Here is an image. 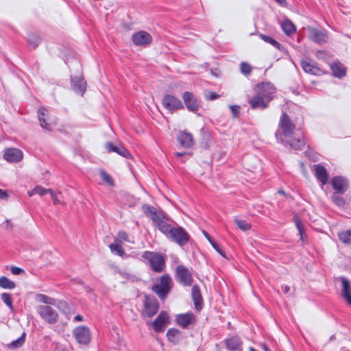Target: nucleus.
I'll use <instances>...</instances> for the list:
<instances>
[{
	"label": "nucleus",
	"mask_w": 351,
	"mask_h": 351,
	"mask_svg": "<svg viewBox=\"0 0 351 351\" xmlns=\"http://www.w3.org/2000/svg\"><path fill=\"white\" fill-rule=\"evenodd\" d=\"M161 232L167 238L173 242L176 243L180 246H184L188 243L190 240V235L186 230L181 226H173L169 223L162 226Z\"/></svg>",
	"instance_id": "1"
},
{
	"label": "nucleus",
	"mask_w": 351,
	"mask_h": 351,
	"mask_svg": "<svg viewBox=\"0 0 351 351\" xmlns=\"http://www.w3.org/2000/svg\"><path fill=\"white\" fill-rule=\"evenodd\" d=\"M296 125L290 117L283 112L280 117L278 129L275 133L276 138L279 142L286 141L295 134Z\"/></svg>",
	"instance_id": "2"
},
{
	"label": "nucleus",
	"mask_w": 351,
	"mask_h": 351,
	"mask_svg": "<svg viewBox=\"0 0 351 351\" xmlns=\"http://www.w3.org/2000/svg\"><path fill=\"white\" fill-rule=\"evenodd\" d=\"M142 210L147 217H149L155 226L161 232L162 226L167 225L169 218L162 211H158L156 208L148 204H144Z\"/></svg>",
	"instance_id": "3"
},
{
	"label": "nucleus",
	"mask_w": 351,
	"mask_h": 351,
	"mask_svg": "<svg viewBox=\"0 0 351 351\" xmlns=\"http://www.w3.org/2000/svg\"><path fill=\"white\" fill-rule=\"evenodd\" d=\"M171 285L172 280L169 275L166 274L160 277V282L154 285L152 290L161 300H164L169 293L172 287Z\"/></svg>",
	"instance_id": "4"
},
{
	"label": "nucleus",
	"mask_w": 351,
	"mask_h": 351,
	"mask_svg": "<svg viewBox=\"0 0 351 351\" xmlns=\"http://www.w3.org/2000/svg\"><path fill=\"white\" fill-rule=\"evenodd\" d=\"M142 257L149 261L152 269L156 272H162L165 268L164 258L155 252H145Z\"/></svg>",
	"instance_id": "5"
},
{
	"label": "nucleus",
	"mask_w": 351,
	"mask_h": 351,
	"mask_svg": "<svg viewBox=\"0 0 351 351\" xmlns=\"http://www.w3.org/2000/svg\"><path fill=\"white\" fill-rule=\"evenodd\" d=\"M38 313L48 324H54L58 320V314L53 308L48 305H42L38 308Z\"/></svg>",
	"instance_id": "6"
},
{
	"label": "nucleus",
	"mask_w": 351,
	"mask_h": 351,
	"mask_svg": "<svg viewBox=\"0 0 351 351\" xmlns=\"http://www.w3.org/2000/svg\"><path fill=\"white\" fill-rule=\"evenodd\" d=\"M159 308L158 302L154 296L145 295L143 302V314L152 317L156 314Z\"/></svg>",
	"instance_id": "7"
},
{
	"label": "nucleus",
	"mask_w": 351,
	"mask_h": 351,
	"mask_svg": "<svg viewBox=\"0 0 351 351\" xmlns=\"http://www.w3.org/2000/svg\"><path fill=\"white\" fill-rule=\"evenodd\" d=\"M276 90V88L270 82H263L257 84L255 88L256 93L261 95V97L269 102L273 99Z\"/></svg>",
	"instance_id": "8"
},
{
	"label": "nucleus",
	"mask_w": 351,
	"mask_h": 351,
	"mask_svg": "<svg viewBox=\"0 0 351 351\" xmlns=\"http://www.w3.org/2000/svg\"><path fill=\"white\" fill-rule=\"evenodd\" d=\"M176 278L180 284L186 287L192 285L193 282L192 274L187 267L183 265H178L176 267Z\"/></svg>",
	"instance_id": "9"
},
{
	"label": "nucleus",
	"mask_w": 351,
	"mask_h": 351,
	"mask_svg": "<svg viewBox=\"0 0 351 351\" xmlns=\"http://www.w3.org/2000/svg\"><path fill=\"white\" fill-rule=\"evenodd\" d=\"M162 103L165 108L171 112L184 108L182 102L172 95L167 94L164 95Z\"/></svg>",
	"instance_id": "10"
},
{
	"label": "nucleus",
	"mask_w": 351,
	"mask_h": 351,
	"mask_svg": "<svg viewBox=\"0 0 351 351\" xmlns=\"http://www.w3.org/2000/svg\"><path fill=\"white\" fill-rule=\"evenodd\" d=\"M73 335L77 343L87 345L90 341V330L84 326H80L73 330Z\"/></svg>",
	"instance_id": "11"
},
{
	"label": "nucleus",
	"mask_w": 351,
	"mask_h": 351,
	"mask_svg": "<svg viewBox=\"0 0 351 351\" xmlns=\"http://www.w3.org/2000/svg\"><path fill=\"white\" fill-rule=\"evenodd\" d=\"M132 40L136 46H147L152 42L151 35L145 31H139L133 34Z\"/></svg>",
	"instance_id": "12"
},
{
	"label": "nucleus",
	"mask_w": 351,
	"mask_h": 351,
	"mask_svg": "<svg viewBox=\"0 0 351 351\" xmlns=\"http://www.w3.org/2000/svg\"><path fill=\"white\" fill-rule=\"evenodd\" d=\"M182 99L186 108L191 112H196L199 108V102L193 93L186 91Z\"/></svg>",
	"instance_id": "13"
},
{
	"label": "nucleus",
	"mask_w": 351,
	"mask_h": 351,
	"mask_svg": "<svg viewBox=\"0 0 351 351\" xmlns=\"http://www.w3.org/2000/svg\"><path fill=\"white\" fill-rule=\"evenodd\" d=\"M169 323V317L165 311H162L152 323V327L156 332H162Z\"/></svg>",
	"instance_id": "14"
},
{
	"label": "nucleus",
	"mask_w": 351,
	"mask_h": 351,
	"mask_svg": "<svg viewBox=\"0 0 351 351\" xmlns=\"http://www.w3.org/2000/svg\"><path fill=\"white\" fill-rule=\"evenodd\" d=\"M23 154L21 150L17 148L5 149L3 158L9 162H18L23 159Z\"/></svg>",
	"instance_id": "15"
},
{
	"label": "nucleus",
	"mask_w": 351,
	"mask_h": 351,
	"mask_svg": "<svg viewBox=\"0 0 351 351\" xmlns=\"http://www.w3.org/2000/svg\"><path fill=\"white\" fill-rule=\"evenodd\" d=\"M308 37L319 44L326 43L328 39L326 32L322 29L317 28H308Z\"/></svg>",
	"instance_id": "16"
},
{
	"label": "nucleus",
	"mask_w": 351,
	"mask_h": 351,
	"mask_svg": "<svg viewBox=\"0 0 351 351\" xmlns=\"http://www.w3.org/2000/svg\"><path fill=\"white\" fill-rule=\"evenodd\" d=\"M331 182L333 189L339 194L344 193L348 189V182L342 176L334 177Z\"/></svg>",
	"instance_id": "17"
},
{
	"label": "nucleus",
	"mask_w": 351,
	"mask_h": 351,
	"mask_svg": "<svg viewBox=\"0 0 351 351\" xmlns=\"http://www.w3.org/2000/svg\"><path fill=\"white\" fill-rule=\"evenodd\" d=\"M177 324L183 328H187L191 324H194L195 318L193 313L180 314L176 316Z\"/></svg>",
	"instance_id": "18"
},
{
	"label": "nucleus",
	"mask_w": 351,
	"mask_h": 351,
	"mask_svg": "<svg viewBox=\"0 0 351 351\" xmlns=\"http://www.w3.org/2000/svg\"><path fill=\"white\" fill-rule=\"evenodd\" d=\"M341 295L346 303L351 306V284L346 278L341 277Z\"/></svg>",
	"instance_id": "19"
},
{
	"label": "nucleus",
	"mask_w": 351,
	"mask_h": 351,
	"mask_svg": "<svg viewBox=\"0 0 351 351\" xmlns=\"http://www.w3.org/2000/svg\"><path fill=\"white\" fill-rule=\"evenodd\" d=\"M106 148L109 152H115L126 158L130 157L129 152L121 144H114L112 143H107Z\"/></svg>",
	"instance_id": "20"
},
{
	"label": "nucleus",
	"mask_w": 351,
	"mask_h": 351,
	"mask_svg": "<svg viewBox=\"0 0 351 351\" xmlns=\"http://www.w3.org/2000/svg\"><path fill=\"white\" fill-rule=\"evenodd\" d=\"M269 101H267L265 99L256 93L255 95L253 96L249 101V104L251 106V108L253 109H265L269 106Z\"/></svg>",
	"instance_id": "21"
},
{
	"label": "nucleus",
	"mask_w": 351,
	"mask_h": 351,
	"mask_svg": "<svg viewBox=\"0 0 351 351\" xmlns=\"http://www.w3.org/2000/svg\"><path fill=\"white\" fill-rule=\"evenodd\" d=\"M178 141L180 145L185 148H190L194 144L193 135L186 132H180L178 135Z\"/></svg>",
	"instance_id": "22"
},
{
	"label": "nucleus",
	"mask_w": 351,
	"mask_h": 351,
	"mask_svg": "<svg viewBox=\"0 0 351 351\" xmlns=\"http://www.w3.org/2000/svg\"><path fill=\"white\" fill-rule=\"evenodd\" d=\"M71 87L77 93L83 95L86 90V82L82 77H71Z\"/></svg>",
	"instance_id": "23"
},
{
	"label": "nucleus",
	"mask_w": 351,
	"mask_h": 351,
	"mask_svg": "<svg viewBox=\"0 0 351 351\" xmlns=\"http://www.w3.org/2000/svg\"><path fill=\"white\" fill-rule=\"evenodd\" d=\"M191 295L194 302L195 307L197 310H200L202 308L203 299L197 285H193L191 289Z\"/></svg>",
	"instance_id": "24"
},
{
	"label": "nucleus",
	"mask_w": 351,
	"mask_h": 351,
	"mask_svg": "<svg viewBox=\"0 0 351 351\" xmlns=\"http://www.w3.org/2000/svg\"><path fill=\"white\" fill-rule=\"evenodd\" d=\"M48 110L43 107H41L38 110V118L40 122V125L46 130H51L50 124L47 121Z\"/></svg>",
	"instance_id": "25"
},
{
	"label": "nucleus",
	"mask_w": 351,
	"mask_h": 351,
	"mask_svg": "<svg viewBox=\"0 0 351 351\" xmlns=\"http://www.w3.org/2000/svg\"><path fill=\"white\" fill-rule=\"evenodd\" d=\"M55 306L66 317L71 315L75 312L74 307L67 303L66 301L57 300L56 304H55Z\"/></svg>",
	"instance_id": "26"
},
{
	"label": "nucleus",
	"mask_w": 351,
	"mask_h": 351,
	"mask_svg": "<svg viewBox=\"0 0 351 351\" xmlns=\"http://www.w3.org/2000/svg\"><path fill=\"white\" fill-rule=\"evenodd\" d=\"M226 344L228 350L232 351H241L242 350V341L237 336H233L226 340Z\"/></svg>",
	"instance_id": "27"
},
{
	"label": "nucleus",
	"mask_w": 351,
	"mask_h": 351,
	"mask_svg": "<svg viewBox=\"0 0 351 351\" xmlns=\"http://www.w3.org/2000/svg\"><path fill=\"white\" fill-rule=\"evenodd\" d=\"M330 69L335 77L341 78L346 75V69L339 62H335L330 65Z\"/></svg>",
	"instance_id": "28"
},
{
	"label": "nucleus",
	"mask_w": 351,
	"mask_h": 351,
	"mask_svg": "<svg viewBox=\"0 0 351 351\" xmlns=\"http://www.w3.org/2000/svg\"><path fill=\"white\" fill-rule=\"evenodd\" d=\"M315 172L317 178L324 184L328 181V175L326 169L321 166L317 165L315 167Z\"/></svg>",
	"instance_id": "29"
},
{
	"label": "nucleus",
	"mask_w": 351,
	"mask_h": 351,
	"mask_svg": "<svg viewBox=\"0 0 351 351\" xmlns=\"http://www.w3.org/2000/svg\"><path fill=\"white\" fill-rule=\"evenodd\" d=\"M281 143L288 144L295 149H301L304 146V139L294 138L293 136L291 138H287L286 141Z\"/></svg>",
	"instance_id": "30"
},
{
	"label": "nucleus",
	"mask_w": 351,
	"mask_h": 351,
	"mask_svg": "<svg viewBox=\"0 0 351 351\" xmlns=\"http://www.w3.org/2000/svg\"><path fill=\"white\" fill-rule=\"evenodd\" d=\"M281 27L284 32L288 36L291 35L295 32L294 25L289 19H285L282 22Z\"/></svg>",
	"instance_id": "31"
},
{
	"label": "nucleus",
	"mask_w": 351,
	"mask_h": 351,
	"mask_svg": "<svg viewBox=\"0 0 351 351\" xmlns=\"http://www.w3.org/2000/svg\"><path fill=\"white\" fill-rule=\"evenodd\" d=\"M0 287L5 289H13L16 287L15 283L6 276L0 277Z\"/></svg>",
	"instance_id": "32"
},
{
	"label": "nucleus",
	"mask_w": 351,
	"mask_h": 351,
	"mask_svg": "<svg viewBox=\"0 0 351 351\" xmlns=\"http://www.w3.org/2000/svg\"><path fill=\"white\" fill-rule=\"evenodd\" d=\"M339 240L346 244H351V229L341 231L338 234Z\"/></svg>",
	"instance_id": "33"
},
{
	"label": "nucleus",
	"mask_w": 351,
	"mask_h": 351,
	"mask_svg": "<svg viewBox=\"0 0 351 351\" xmlns=\"http://www.w3.org/2000/svg\"><path fill=\"white\" fill-rule=\"evenodd\" d=\"M109 247L113 254H115L120 256H122L123 255L125 254V251H124L123 248L122 247L121 244L119 243V242H116L114 241V243H111L109 245Z\"/></svg>",
	"instance_id": "34"
},
{
	"label": "nucleus",
	"mask_w": 351,
	"mask_h": 351,
	"mask_svg": "<svg viewBox=\"0 0 351 351\" xmlns=\"http://www.w3.org/2000/svg\"><path fill=\"white\" fill-rule=\"evenodd\" d=\"M204 235L206 237V238L208 239V241L210 242V243L212 245L213 248L222 256L225 257L224 251L223 249L216 243L214 241V240L212 239V237L209 235V234L206 232L203 231Z\"/></svg>",
	"instance_id": "35"
},
{
	"label": "nucleus",
	"mask_w": 351,
	"mask_h": 351,
	"mask_svg": "<svg viewBox=\"0 0 351 351\" xmlns=\"http://www.w3.org/2000/svg\"><path fill=\"white\" fill-rule=\"evenodd\" d=\"M167 337L169 341L177 343L180 338V331L176 328H170L167 332Z\"/></svg>",
	"instance_id": "36"
},
{
	"label": "nucleus",
	"mask_w": 351,
	"mask_h": 351,
	"mask_svg": "<svg viewBox=\"0 0 351 351\" xmlns=\"http://www.w3.org/2000/svg\"><path fill=\"white\" fill-rule=\"evenodd\" d=\"M38 300L40 302H43L46 304L53 305L56 304V300L52 298H50L44 294H39L37 296Z\"/></svg>",
	"instance_id": "37"
},
{
	"label": "nucleus",
	"mask_w": 351,
	"mask_h": 351,
	"mask_svg": "<svg viewBox=\"0 0 351 351\" xmlns=\"http://www.w3.org/2000/svg\"><path fill=\"white\" fill-rule=\"evenodd\" d=\"M2 301L9 307L11 311H14L12 296L8 293H3L1 295Z\"/></svg>",
	"instance_id": "38"
},
{
	"label": "nucleus",
	"mask_w": 351,
	"mask_h": 351,
	"mask_svg": "<svg viewBox=\"0 0 351 351\" xmlns=\"http://www.w3.org/2000/svg\"><path fill=\"white\" fill-rule=\"evenodd\" d=\"M234 223L237 224L238 228L243 231H247L251 228L250 223H247L245 220L235 219Z\"/></svg>",
	"instance_id": "39"
},
{
	"label": "nucleus",
	"mask_w": 351,
	"mask_h": 351,
	"mask_svg": "<svg viewBox=\"0 0 351 351\" xmlns=\"http://www.w3.org/2000/svg\"><path fill=\"white\" fill-rule=\"evenodd\" d=\"M260 38L263 40L265 42L271 44L274 47H275L277 49H280V44L277 42L276 40H274L273 38L264 35L263 34H259Z\"/></svg>",
	"instance_id": "40"
},
{
	"label": "nucleus",
	"mask_w": 351,
	"mask_h": 351,
	"mask_svg": "<svg viewBox=\"0 0 351 351\" xmlns=\"http://www.w3.org/2000/svg\"><path fill=\"white\" fill-rule=\"evenodd\" d=\"M25 332H23V335L19 339H17L15 341H12L9 344V347L10 348H17L21 347L25 342Z\"/></svg>",
	"instance_id": "41"
},
{
	"label": "nucleus",
	"mask_w": 351,
	"mask_h": 351,
	"mask_svg": "<svg viewBox=\"0 0 351 351\" xmlns=\"http://www.w3.org/2000/svg\"><path fill=\"white\" fill-rule=\"evenodd\" d=\"M293 218H294V221L295 223L296 227H297L299 234L300 235V239L302 240H304V236H303L304 230H303V226H302V221L296 215H294Z\"/></svg>",
	"instance_id": "42"
},
{
	"label": "nucleus",
	"mask_w": 351,
	"mask_h": 351,
	"mask_svg": "<svg viewBox=\"0 0 351 351\" xmlns=\"http://www.w3.org/2000/svg\"><path fill=\"white\" fill-rule=\"evenodd\" d=\"M252 68L250 64L247 62H241L240 64V71L245 75H247L252 72Z\"/></svg>",
	"instance_id": "43"
},
{
	"label": "nucleus",
	"mask_w": 351,
	"mask_h": 351,
	"mask_svg": "<svg viewBox=\"0 0 351 351\" xmlns=\"http://www.w3.org/2000/svg\"><path fill=\"white\" fill-rule=\"evenodd\" d=\"M100 176L104 182L108 183L110 186H113V180L112 179L111 176L108 175L106 171L101 170Z\"/></svg>",
	"instance_id": "44"
},
{
	"label": "nucleus",
	"mask_w": 351,
	"mask_h": 351,
	"mask_svg": "<svg viewBox=\"0 0 351 351\" xmlns=\"http://www.w3.org/2000/svg\"><path fill=\"white\" fill-rule=\"evenodd\" d=\"M308 73H311L313 75H320L322 73V71L316 66L315 65L313 64L311 62L308 61Z\"/></svg>",
	"instance_id": "45"
},
{
	"label": "nucleus",
	"mask_w": 351,
	"mask_h": 351,
	"mask_svg": "<svg viewBox=\"0 0 351 351\" xmlns=\"http://www.w3.org/2000/svg\"><path fill=\"white\" fill-rule=\"evenodd\" d=\"M40 43L39 37L36 36H29L28 38V43L33 49H35Z\"/></svg>",
	"instance_id": "46"
},
{
	"label": "nucleus",
	"mask_w": 351,
	"mask_h": 351,
	"mask_svg": "<svg viewBox=\"0 0 351 351\" xmlns=\"http://www.w3.org/2000/svg\"><path fill=\"white\" fill-rule=\"evenodd\" d=\"M116 242H119V243H121V241H128V235L127 232L125 231H120L118 233V237L114 239Z\"/></svg>",
	"instance_id": "47"
},
{
	"label": "nucleus",
	"mask_w": 351,
	"mask_h": 351,
	"mask_svg": "<svg viewBox=\"0 0 351 351\" xmlns=\"http://www.w3.org/2000/svg\"><path fill=\"white\" fill-rule=\"evenodd\" d=\"M50 191V189H44L40 186H36L34 187V192H36V194H38L40 196H43L48 193H49Z\"/></svg>",
	"instance_id": "48"
},
{
	"label": "nucleus",
	"mask_w": 351,
	"mask_h": 351,
	"mask_svg": "<svg viewBox=\"0 0 351 351\" xmlns=\"http://www.w3.org/2000/svg\"><path fill=\"white\" fill-rule=\"evenodd\" d=\"M205 97L208 100H215L219 97V95L212 91H207L205 93Z\"/></svg>",
	"instance_id": "49"
},
{
	"label": "nucleus",
	"mask_w": 351,
	"mask_h": 351,
	"mask_svg": "<svg viewBox=\"0 0 351 351\" xmlns=\"http://www.w3.org/2000/svg\"><path fill=\"white\" fill-rule=\"evenodd\" d=\"M333 202L338 206H342L344 204V199L338 195H334Z\"/></svg>",
	"instance_id": "50"
},
{
	"label": "nucleus",
	"mask_w": 351,
	"mask_h": 351,
	"mask_svg": "<svg viewBox=\"0 0 351 351\" xmlns=\"http://www.w3.org/2000/svg\"><path fill=\"white\" fill-rule=\"evenodd\" d=\"M230 109L232 113L233 117H238L239 114L240 107L238 106H230Z\"/></svg>",
	"instance_id": "51"
},
{
	"label": "nucleus",
	"mask_w": 351,
	"mask_h": 351,
	"mask_svg": "<svg viewBox=\"0 0 351 351\" xmlns=\"http://www.w3.org/2000/svg\"><path fill=\"white\" fill-rule=\"evenodd\" d=\"M10 270L12 274L14 275H19L21 273L24 272V270L23 269L14 266L12 267Z\"/></svg>",
	"instance_id": "52"
},
{
	"label": "nucleus",
	"mask_w": 351,
	"mask_h": 351,
	"mask_svg": "<svg viewBox=\"0 0 351 351\" xmlns=\"http://www.w3.org/2000/svg\"><path fill=\"white\" fill-rule=\"evenodd\" d=\"M49 193L51 194V197L54 204L57 205L61 203V202L57 197L56 194L51 189Z\"/></svg>",
	"instance_id": "53"
},
{
	"label": "nucleus",
	"mask_w": 351,
	"mask_h": 351,
	"mask_svg": "<svg viewBox=\"0 0 351 351\" xmlns=\"http://www.w3.org/2000/svg\"><path fill=\"white\" fill-rule=\"evenodd\" d=\"M317 56L318 58H322L324 60H326L328 57V54L324 51H318Z\"/></svg>",
	"instance_id": "54"
},
{
	"label": "nucleus",
	"mask_w": 351,
	"mask_h": 351,
	"mask_svg": "<svg viewBox=\"0 0 351 351\" xmlns=\"http://www.w3.org/2000/svg\"><path fill=\"white\" fill-rule=\"evenodd\" d=\"M8 197L6 191L0 189V198L1 199H7Z\"/></svg>",
	"instance_id": "55"
},
{
	"label": "nucleus",
	"mask_w": 351,
	"mask_h": 351,
	"mask_svg": "<svg viewBox=\"0 0 351 351\" xmlns=\"http://www.w3.org/2000/svg\"><path fill=\"white\" fill-rule=\"evenodd\" d=\"M5 223L6 229H11L12 228V223H11L10 220H5Z\"/></svg>",
	"instance_id": "56"
},
{
	"label": "nucleus",
	"mask_w": 351,
	"mask_h": 351,
	"mask_svg": "<svg viewBox=\"0 0 351 351\" xmlns=\"http://www.w3.org/2000/svg\"><path fill=\"white\" fill-rule=\"evenodd\" d=\"M301 65H302V67L303 69V70L307 73V62L304 61V60H302L301 62Z\"/></svg>",
	"instance_id": "57"
},
{
	"label": "nucleus",
	"mask_w": 351,
	"mask_h": 351,
	"mask_svg": "<svg viewBox=\"0 0 351 351\" xmlns=\"http://www.w3.org/2000/svg\"><path fill=\"white\" fill-rule=\"evenodd\" d=\"M260 346L264 351H271L269 347L266 345V343H261Z\"/></svg>",
	"instance_id": "58"
},
{
	"label": "nucleus",
	"mask_w": 351,
	"mask_h": 351,
	"mask_svg": "<svg viewBox=\"0 0 351 351\" xmlns=\"http://www.w3.org/2000/svg\"><path fill=\"white\" fill-rule=\"evenodd\" d=\"M284 293L287 294L290 291V287L288 285H285L282 287Z\"/></svg>",
	"instance_id": "59"
},
{
	"label": "nucleus",
	"mask_w": 351,
	"mask_h": 351,
	"mask_svg": "<svg viewBox=\"0 0 351 351\" xmlns=\"http://www.w3.org/2000/svg\"><path fill=\"white\" fill-rule=\"evenodd\" d=\"M83 320V317L82 315H76L75 317H74V321H76V322H81Z\"/></svg>",
	"instance_id": "60"
},
{
	"label": "nucleus",
	"mask_w": 351,
	"mask_h": 351,
	"mask_svg": "<svg viewBox=\"0 0 351 351\" xmlns=\"http://www.w3.org/2000/svg\"><path fill=\"white\" fill-rule=\"evenodd\" d=\"M185 155H186V152H176V153H175V156L177 158L182 157V156H184Z\"/></svg>",
	"instance_id": "61"
},
{
	"label": "nucleus",
	"mask_w": 351,
	"mask_h": 351,
	"mask_svg": "<svg viewBox=\"0 0 351 351\" xmlns=\"http://www.w3.org/2000/svg\"><path fill=\"white\" fill-rule=\"evenodd\" d=\"M27 194H28V195H29V197H31V196H32V195H36V192H34V188L32 190L29 191L27 192Z\"/></svg>",
	"instance_id": "62"
},
{
	"label": "nucleus",
	"mask_w": 351,
	"mask_h": 351,
	"mask_svg": "<svg viewBox=\"0 0 351 351\" xmlns=\"http://www.w3.org/2000/svg\"><path fill=\"white\" fill-rule=\"evenodd\" d=\"M279 4L281 5H285L286 4L285 0H276Z\"/></svg>",
	"instance_id": "63"
},
{
	"label": "nucleus",
	"mask_w": 351,
	"mask_h": 351,
	"mask_svg": "<svg viewBox=\"0 0 351 351\" xmlns=\"http://www.w3.org/2000/svg\"><path fill=\"white\" fill-rule=\"evenodd\" d=\"M300 166H301L302 169L304 172V166H305L304 163V162H300Z\"/></svg>",
	"instance_id": "64"
}]
</instances>
